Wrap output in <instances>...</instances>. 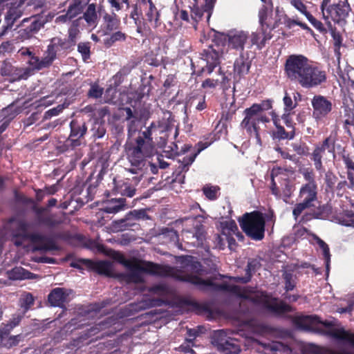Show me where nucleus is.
Returning a JSON list of instances; mask_svg holds the SVG:
<instances>
[{
  "label": "nucleus",
  "instance_id": "1",
  "mask_svg": "<svg viewBox=\"0 0 354 354\" xmlns=\"http://www.w3.org/2000/svg\"><path fill=\"white\" fill-rule=\"evenodd\" d=\"M153 151L154 147L145 145L142 139L127 141L124 145V152L132 167L128 171L133 174H138L145 166L147 158L153 155Z\"/></svg>",
  "mask_w": 354,
  "mask_h": 354
},
{
  "label": "nucleus",
  "instance_id": "2",
  "mask_svg": "<svg viewBox=\"0 0 354 354\" xmlns=\"http://www.w3.org/2000/svg\"><path fill=\"white\" fill-rule=\"evenodd\" d=\"M241 298L248 300L255 305H261L263 309L276 317H283L286 313H292L294 308L283 301H279L266 291H257L253 295L243 293Z\"/></svg>",
  "mask_w": 354,
  "mask_h": 354
},
{
  "label": "nucleus",
  "instance_id": "3",
  "mask_svg": "<svg viewBox=\"0 0 354 354\" xmlns=\"http://www.w3.org/2000/svg\"><path fill=\"white\" fill-rule=\"evenodd\" d=\"M117 260L130 271H142L144 273L158 277L169 276L171 272L170 266L142 261L136 258L126 259L122 254H119Z\"/></svg>",
  "mask_w": 354,
  "mask_h": 354
},
{
  "label": "nucleus",
  "instance_id": "4",
  "mask_svg": "<svg viewBox=\"0 0 354 354\" xmlns=\"http://www.w3.org/2000/svg\"><path fill=\"white\" fill-rule=\"evenodd\" d=\"M216 277H210L207 279H201L197 277H187L185 280H188L195 284L199 286L200 288L203 290H210L211 292H216L220 291H226L232 292L239 297L241 298V295L243 293H245L246 295H250L252 294H255L257 291L254 290V288L251 286H247L243 288H241L239 286L236 285H229L227 283H216L214 282V280L216 279Z\"/></svg>",
  "mask_w": 354,
  "mask_h": 354
},
{
  "label": "nucleus",
  "instance_id": "5",
  "mask_svg": "<svg viewBox=\"0 0 354 354\" xmlns=\"http://www.w3.org/2000/svg\"><path fill=\"white\" fill-rule=\"evenodd\" d=\"M239 221L243 231L251 239L261 241L264 238L266 221L261 212L245 213Z\"/></svg>",
  "mask_w": 354,
  "mask_h": 354
},
{
  "label": "nucleus",
  "instance_id": "6",
  "mask_svg": "<svg viewBox=\"0 0 354 354\" xmlns=\"http://www.w3.org/2000/svg\"><path fill=\"white\" fill-rule=\"evenodd\" d=\"M70 133L66 141L57 147L61 153L73 151L82 145L88 127L84 118H75L71 120L69 124Z\"/></svg>",
  "mask_w": 354,
  "mask_h": 354
},
{
  "label": "nucleus",
  "instance_id": "7",
  "mask_svg": "<svg viewBox=\"0 0 354 354\" xmlns=\"http://www.w3.org/2000/svg\"><path fill=\"white\" fill-rule=\"evenodd\" d=\"M57 200L52 198L48 201L45 207L38 206L34 204L31 209L35 214V224L37 226H44L49 229H53L64 223L62 217L59 216L57 214L50 212V208L56 206Z\"/></svg>",
  "mask_w": 354,
  "mask_h": 354
},
{
  "label": "nucleus",
  "instance_id": "8",
  "mask_svg": "<svg viewBox=\"0 0 354 354\" xmlns=\"http://www.w3.org/2000/svg\"><path fill=\"white\" fill-rule=\"evenodd\" d=\"M310 64L309 59L303 55H290L284 64V73L288 80L297 83Z\"/></svg>",
  "mask_w": 354,
  "mask_h": 354
},
{
  "label": "nucleus",
  "instance_id": "9",
  "mask_svg": "<svg viewBox=\"0 0 354 354\" xmlns=\"http://www.w3.org/2000/svg\"><path fill=\"white\" fill-rule=\"evenodd\" d=\"M47 22V17L43 15H33L24 19L17 31V39L24 41L32 38Z\"/></svg>",
  "mask_w": 354,
  "mask_h": 354
},
{
  "label": "nucleus",
  "instance_id": "10",
  "mask_svg": "<svg viewBox=\"0 0 354 354\" xmlns=\"http://www.w3.org/2000/svg\"><path fill=\"white\" fill-rule=\"evenodd\" d=\"M317 186H301L297 197L299 202L295 204L292 209V215L295 219H297L305 209H310L315 206V203L317 201Z\"/></svg>",
  "mask_w": 354,
  "mask_h": 354
},
{
  "label": "nucleus",
  "instance_id": "11",
  "mask_svg": "<svg viewBox=\"0 0 354 354\" xmlns=\"http://www.w3.org/2000/svg\"><path fill=\"white\" fill-rule=\"evenodd\" d=\"M245 115L243 120L241 122V127L245 130L246 133L250 136H254L258 144H261L260 136L259 123H267L270 122L269 118L266 115H258L248 109H245L243 111Z\"/></svg>",
  "mask_w": 354,
  "mask_h": 354
},
{
  "label": "nucleus",
  "instance_id": "12",
  "mask_svg": "<svg viewBox=\"0 0 354 354\" xmlns=\"http://www.w3.org/2000/svg\"><path fill=\"white\" fill-rule=\"evenodd\" d=\"M351 8L348 0L339 1L333 3L327 10L322 12L326 24L333 21L335 24L344 26L346 24V19L349 16Z\"/></svg>",
  "mask_w": 354,
  "mask_h": 354
},
{
  "label": "nucleus",
  "instance_id": "13",
  "mask_svg": "<svg viewBox=\"0 0 354 354\" xmlns=\"http://www.w3.org/2000/svg\"><path fill=\"white\" fill-rule=\"evenodd\" d=\"M326 80V72L310 63L304 75L297 82V84L302 88L310 89L321 86L324 84Z\"/></svg>",
  "mask_w": 354,
  "mask_h": 354
},
{
  "label": "nucleus",
  "instance_id": "14",
  "mask_svg": "<svg viewBox=\"0 0 354 354\" xmlns=\"http://www.w3.org/2000/svg\"><path fill=\"white\" fill-rule=\"evenodd\" d=\"M313 118L317 122H323L330 114L333 105L330 100L322 95H315L311 100Z\"/></svg>",
  "mask_w": 354,
  "mask_h": 354
},
{
  "label": "nucleus",
  "instance_id": "15",
  "mask_svg": "<svg viewBox=\"0 0 354 354\" xmlns=\"http://www.w3.org/2000/svg\"><path fill=\"white\" fill-rule=\"evenodd\" d=\"M280 12V8L277 7L274 16L272 8L263 6L258 14L260 29L272 32V30L279 27L281 24Z\"/></svg>",
  "mask_w": 354,
  "mask_h": 354
},
{
  "label": "nucleus",
  "instance_id": "16",
  "mask_svg": "<svg viewBox=\"0 0 354 354\" xmlns=\"http://www.w3.org/2000/svg\"><path fill=\"white\" fill-rule=\"evenodd\" d=\"M293 323L298 328L308 331H319L320 325L326 328H330L335 325L332 321H322L320 317L315 315L296 316L293 319Z\"/></svg>",
  "mask_w": 354,
  "mask_h": 354
},
{
  "label": "nucleus",
  "instance_id": "17",
  "mask_svg": "<svg viewBox=\"0 0 354 354\" xmlns=\"http://www.w3.org/2000/svg\"><path fill=\"white\" fill-rule=\"evenodd\" d=\"M17 221V227L12 232L14 238H21L23 240H30L33 243H40L46 239V236L39 232H28L30 224L24 220L17 221L15 217L8 220L9 223Z\"/></svg>",
  "mask_w": 354,
  "mask_h": 354
},
{
  "label": "nucleus",
  "instance_id": "18",
  "mask_svg": "<svg viewBox=\"0 0 354 354\" xmlns=\"http://www.w3.org/2000/svg\"><path fill=\"white\" fill-rule=\"evenodd\" d=\"M221 48L218 44L209 45L201 53V58L206 62V66L203 68L208 74H211L215 67L220 64Z\"/></svg>",
  "mask_w": 354,
  "mask_h": 354
},
{
  "label": "nucleus",
  "instance_id": "19",
  "mask_svg": "<svg viewBox=\"0 0 354 354\" xmlns=\"http://www.w3.org/2000/svg\"><path fill=\"white\" fill-rule=\"evenodd\" d=\"M182 236L187 247H201L205 239V227L201 223H197L192 230H183Z\"/></svg>",
  "mask_w": 354,
  "mask_h": 354
},
{
  "label": "nucleus",
  "instance_id": "20",
  "mask_svg": "<svg viewBox=\"0 0 354 354\" xmlns=\"http://www.w3.org/2000/svg\"><path fill=\"white\" fill-rule=\"evenodd\" d=\"M148 218L149 216L145 209H135L133 211L129 212L125 216L124 218L120 220L114 221L113 222V226L118 231H123L129 230L134 225H136V223H134L135 220L145 219Z\"/></svg>",
  "mask_w": 354,
  "mask_h": 354
},
{
  "label": "nucleus",
  "instance_id": "21",
  "mask_svg": "<svg viewBox=\"0 0 354 354\" xmlns=\"http://www.w3.org/2000/svg\"><path fill=\"white\" fill-rule=\"evenodd\" d=\"M53 236V238L46 237L44 240L45 243L36 247L35 250L44 251L58 250L59 247L56 244L55 239L62 240L69 243L76 239L77 236L72 234L69 231H63L55 233ZM42 242H44V241Z\"/></svg>",
  "mask_w": 354,
  "mask_h": 354
},
{
  "label": "nucleus",
  "instance_id": "22",
  "mask_svg": "<svg viewBox=\"0 0 354 354\" xmlns=\"http://www.w3.org/2000/svg\"><path fill=\"white\" fill-rule=\"evenodd\" d=\"M22 319V316L20 315H14L12 319L7 323H2L0 326V345L3 343V341L9 337L10 346L16 345L19 341L20 335L10 336L9 335L11 330L16 326H17Z\"/></svg>",
  "mask_w": 354,
  "mask_h": 354
},
{
  "label": "nucleus",
  "instance_id": "23",
  "mask_svg": "<svg viewBox=\"0 0 354 354\" xmlns=\"http://www.w3.org/2000/svg\"><path fill=\"white\" fill-rule=\"evenodd\" d=\"M225 37V40H227V47L229 49L239 51L243 53L245 48V44L248 39V34L244 31H235L230 32L227 35H221Z\"/></svg>",
  "mask_w": 354,
  "mask_h": 354
},
{
  "label": "nucleus",
  "instance_id": "24",
  "mask_svg": "<svg viewBox=\"0 0 354 354\" xmlns=\"http://www.w3.org/2000/svg\"><path fill=\"white\" fill-rule=\"evenodd\" d=\"M183 265L184 266L183 268L185 269V270L186 272H190V273H185V274H182L181 276H179L178 278L181 281L189 282L192 284L195 285L196 286H197V288L200 290H202L204 292H211L210 290H203L202 289L200 288L198 285L195 284L188 280H185L187 279V277L192 276V277H198V274H202L203 266L201 263V262L194 260L193 257H190L189 259H186L183 262ZM199 278H200V277H199ZM201 279H202V278L201 277Z\"/></svg>",
  "mask_w": 354,
  "mask_h": 354
},
{
  "label": "nucleus",
  "instance_id": "25",
  "mask_svg": "<svg viewBox=\"0 0 354 354\" xmlns=\"http://www.w3.org/2000/svg\"><path fill=\"white\" fill-rule=\"evenodd\" d=\"M71 292V290L64 288H55L50 292L48 301L51 306L65 308L66 304L70 301L69 295Z\"/></svg>",
  "mask_w": 354,
  "mask_h": 354
},
{
  "label": "nucleus",
  "instance_id": "26",
  "mask_svg": "<svg viewBox=\"0 0 354 354\" xmlns=\"http://www.w3.org/2000/svg\"><path fill=\"white\" fill-rule=\"evenodd\" d=\"M82 261L88 268L99 274L109 277L113 276L112 264L109 261H93L90 259H82Z\"/></svg>",
  "mask_w": 354,
  "mask_h": 354
},
{
  "label": "nucleus",
  "instance_id": "27",
  "mask_svg": "<svg viewBox=\"0 0 354 354\" xmlns=\"http://www.w3.org/2000/svg\"><path fill=\"white\" fill-rule=\"evenodd\" d=\"M111 322H112L111 319L107 318L105 320L95 324L88 328H86L78 337L79 342H83V341L98 335L100 332L104 331L106 328H109V326L111 325Z\"/></svg>",
  "mask_w": 354,
  "mask_h": 354
},
{
  "label": "nucleus",
  "instance_id": "28",
  "mask_svg": "<svg viewBox=\"0 0 354 354\" xmlns=\"http://www.w3.org/2000/svg\"><path fill=\"white\" fill-rule=\"evenodd\" d=\"M332 212V207L328 204L319 205L317 208L313 209L310 212L305 213L301 219V221L307 222L313 218L326 219Z\"/></svg>",
  "mask_w": 354,
  "mask_h": 354
},
{
  "label": "nucleus",
  "instance_id": "29",
  "mask_svg": "<svg viewBox=\"0 0 354 354\" xmlns=\"http://www.w3.org/2000/svg\"><path fill=\"white\" fill-rule=\"evenodd\" d=\"M145 19L153 28H156L161 24L160 14L152 0L147 1L146 9L144 10Z\"/></svg>",
  "mask_w": 354,
  "mask_h": 354
},
{
  "label": "nucleus",
  "instance_id": "30",
  "mask_svg": "<svg viewBox=\"0 0 354 354\" xmlns=\"http://www.w3.org/2000/svg\"><path fill=\"white\" fill-rule=\"evenodd\" d=\"M102 27L104 35H109L118 30L120 26V19L114 12L109 14L104 12L102 15Z\"/></svg>",
  "mask_w": 354,
  "mask_h": 354
},
{
  "label": "nucleus",
  "instance_id": "31",
  "mask_svg": "<svg viewBox=\"0 0 354 354\" xmlns=\"http://www.w3.org/2000/svg\"><path fill=\"white\" fill-rule=\"evenodd\" d=\"M48 46L53 50L56 55H62L71 52L75 46L66 37H55L51 39Z\"/></svg>",
  "mask_w": 354,
  "mask_h": 354
},
{
  "label": "nucleus",
  "instance_id": "32",
  "mask_svg": "<svg viewBox=\"0 0 354 354\" xmlns=\"http://www.w3.org/2000/svg\"><path fill=\"white\" fill-rule=\"evenodd\" d=\"M162 243L173 244L180 250H183V244L179 242V236L176 230L169 227H162L158 234Z\"/></svg>",
  "mask_w": 354,
  "mask_h": 354
},
{
  "label": "nucleus",
  "instance_id": "33",
  "mask_svg": "<svg viewBox=\"0 0 354 354\" xmlns=\"http://www.w3.org/2000/svg\"><path fill=\"white\" fill-rule=\"evenodd\" d=\"M147 0H136V3L132 5V10L130 13V17L134 21L137 26V32H141L142 28L140 26V19L142 17L144 10L146 9Z\"/></svg>",
  "mask_w": 354,
  "mask_h": 354
},
{
  "label": "nucleus",
  "instance_id": "34",
  "mask_svg": "<svg viewBox=\"0 0 354 354\" xmlns=\"http://www.w3.org/2000/svg\"><path fill=\"white\" fill-rule=\"evenodd\" d=\"M273 35L270 31H266L261 30L260 32H253L250 35L251 46H256L258 50L263 49L266 44V42L270 40Z\"/></svg>",
  "mask_w": 354,
  "mask_h": 354
},
{
  "label": "nucleus",
  "instance_id": "35",
  "mask_svg": "<svg viewBox=\"0 0 354 354\" xmlns=\"http://www.w3.org/2000/svg\"><path fill=\"white\" fill-rule=\"evenodd\" d=\"M251 67V61L248 57H245L243 53H240L234 63V73L235 75L242 77L249 73Z\"/></svg>",
  "mask_w": 354,
  "mask_h": 354
},
{
  "label": "nucleus",
  "instance_id": "36",
  "mask_svg": "<svg viewBox=\"0 0 354 354\" xmlns=\"http://www.w3.org/2000/svg\"><path fill=\"white\" fill-rule=\"evenodd\" d=\"M261 266L260 261L257 259H250L245 269V275L235 277V281L241 283H248L251 280L252 274L261 268Z\"/></svg>",
  "mask_w": 354,
  "mask_h": 354
},
{
  "label": "nucleus",
  "instance_id": "37",
  "mask_svg": "<svg viewBox=\"0 0 354 354\" xmlns=\"http://www.w3.org/2000/svg\"><path fill=\"white\" fill-rule=\"evenodd\" d=\"M220 227L221 229V234L225 238L235 235L239 239H243V236L239 232L238 226L234 220L221 222Z\"/></svg>",
  "mask_w": 354,
  "mask_h": 354
},
{
  "label": "nucleus",
  "instance_id": "38",
  "mask_svg": "<svg viewBox=\"0 0 354 354\" xmlns=\"http://www.w3.org/2000/svg\"><path fill=\"white\" fill-rule=\"evenodd\" d=\"M21 17V14L15 8L8 10L5 15V21L0 30V37L5 35L10 30L15 21Z\"/></svg>",
  "mask_w": 354,
  "mask_h": 354
},
{
  "label": "nucleus",
  "instance_id": "39",
  "mask_svg": "<svg viewBox=\"0 0 354 354\" xmlns=\"http://www.w3.org/2000/svg\"><path fill=\"white\" fill-rule=\"evenodd\" d=\"M8 278L10 280H23L35 279L36 274L21 267H15L6 272Z\"/></svg>",
  "mask_w": 354,
  "mask_h": 354
},
{
  "label": "nucleus",
  "instance_id": "40",
  "mask_svg": "<svg viewBox=\"0 0 354 354\" xmlns=\"http://www.w3.org/2000/svg\"><path fill=\"white\" fill-rule=\"evenodd\" d=\"M68 3L67 16H69V18L72 19L82 13L88 3L84 0H68Z\"/></svg>",
  "mask_w": 354,
  "mask_h": 354
},
{
  "label": "nucleus",
  "instance_id": "41",
  "mask_svg": "<svg viewBox=\"0 0 354 354\" xmlns=\"http://www.w3.org/2000/svg\"><path fill=\"white\" fill-rule=\"evenodd\" d=\"M276 130L272 133L273 139L281 140H292L295 136L294 129L286 131L284 127L279 124L277 120H273Z\"/></svg>",
  "mask_w": 354,
  "mask_h": 354
},
{
  "label": "nucleus",
  "instance_id": "42",
  "mask_svg": "<svg viewBox=\"0 0 354 354\" xmlns=\"http://www.w3.org/2000/svg\"><path fill=\"white\" fill-rule=\"evenodd\" d=\"M230 339L232 338L227 337L226 332L223 330H216L214 333L212 337V343L220 351Z\"/></svg>",
  "mask_w": 354,
  "mask_h": 354
},
{
  "label": "nucleus",
  "instance_id": "43",
  "mask_svg": "<svg viewBox=\"0 0 354 354\" xmlns=\"http://www.w3.org/2000/svg\"><path fill=\"white\" fill-rule=\"evenodd\" d=\"M91 131L94 139L103 138L106 132L105 122L98 118L94 119Z\"/></svg>",
  "mask_w": 354,
  "mask_h": 354
},
{
  "label": "nucleus",
  "instance_id": "44",
  "mask_svg": "<svg viewBox=\"0 0 354 354\" xmlns=\"http://www.w3.org/2000/svg\"><path fill=\"white\" fill-rule=\"evenodd\" d=\"M326 151L320 148L317 145L315 147L314 150L313 151L310 155V160L313 161L315 168L320 171L324 169V166L322 164V158L324 156Z\"/></svg>",
  "mask_w": 354,
  "mask_h": 354
},
{
  "label": "nucleus",
  "instance_id": "45",
  "mask_svg": "<svg viewBox=\"0 0 354 354\" xmlns=\"http://www.w3.org/2000/svg\"><path fill=\"white\" fill-rule=\"evenodd\" d=\"M327 26L330 31L331 37L333 40L334 50L335 54L340 55V48L342 46L343 38L335 27H333L331 22L327 23Z\"/></svg>",
  "mask_w": 354,
  "mask_h": 354
},
{
  "label": "nucleus",
  "instance_id": "46",
  "mask_svg": "<svg viewBox=\"0 0 354 354\" xmlns=\"http://www.w3.org/2000/svg\"><path fill=\"white\" fill-rule=\"evenodd\" d=\"M196 158V154L192 152L189 155L184 156L182 159H179V166L176 170L178 175L187 172L189 169V166L194 162Z\"/></svg>",
  "mask_w": 354,
  "mask_h": 354
},
{
  "label": "nucleus",
  "instance_id": "47",
  "mask_svg": "<svg viewBox=\"0 0 354 354\" xmlns=\"http://www.w3.org/2000/svg\"><path fill=\"white\" fill-rule=\"evenodd\" d=\"M30 75L31 69L30 68H18L14 66L10 78L11 82H15L21 80H27Z\"/></svg>",
  "mask_w": 354,
  "mask_h": 354
},
{
  "label": "nucleus",
  "instance_id": "48",
  "mask_svg": "<svg viewBox=\"0 0 354 354\" xmlns=\"http://www.w3.org/2000/svg\"><path fill=\"white\" fill-rule=\"evenodd\" d=\"M272 103L273 100L268 99L262 100L259 104L254 103L248 109L258 115H265L263 112L271 109L272 108Z\"/></svg>",
  "mask_w": 354,
  "mask_h": 354
},
{
  "label": "nucleus",
  "instance_id": "49",
  "mask_svg": "<svg viewBox=\"0 0 354 354\" xmlns=\"http://www.w3.org/2000/svg\"><path fill=\"white\" fill-rule=\"evenodd\" d=\"M337 140L336 134L330 133L326 137L322 143L317 144V145L322 148L325 151H328L330 153H333L335 156V142Z\"/></svg>",
  "mask_w": 354,
  "mask_h": 354
},
{
  "label": "nucleus",
  "instance_id": "50",
  "mask_svg": "<svg viewBox=\"0 0 354 354\" xmlns=\"http://www.w3.org/2000/svg\"><path fill=\"white\" fill-rule=\"evenodd\" d=\"M337 140L336 134L330 133L326 137L322 143L317 144V145L322 148L325 151H328L330 153H333L335 156V142Z\"/></svg>",
  "mask_w": 354,
  "mask_h": 354
},
{
  "label": "nucleus",
  "instance_id": "51",
  "mask_svg": "<svg viewBox=\"0 0 354 354\" xmlns=\"http://www.w3.org/2000/svg\"><path fill=\"white\" fill-rule=\"evenodd\" d=\"M337 140L336 134L330 133L326 137L322 143L317 144V145L322 148L325 151H328L330 153H333L335 156V142Z\"/></svg>",
  "mask_w": 354,
  "mask_h": 354
},
{
  "label": "nucleus",
  "instance_id": "52",
  "mask_svg": "<svg viewBox=\"0 0 354 354\" xmlns=\"http://www.w3.org/2000/svg\"><path fill=\"white\" fill-rule=\"evenodd\" d=\"M337 140L336 134L330 133L326 137L322 143L317 144V145L322 148L325 151H328L330 153H333L335 156V142Z\"/></svg>",
  "mask_w": 354,
  "mask_h": 354
},
{
  "label": "nucleus",
  "instance_id": "53",
  "mask_svg": "<svg viewBox=\"0 0 354 354\" xmlns=\"http://www.w3.org/2000/svg\"><path fill=\"white\" fill-rule=\"evenodd\" d=\"M126 199L124 198H120L118 199H111L110 201V205H107L104 207V212L112 214L117 213L122 209L124 207Z\"/></svg>",
  "mask_w": 354,
  "mask_h": 354
},
{
  "label": "nucleus",
  "instance_id": "54",
  "mask_svg": "<svg viewBox=\"0 0 354 354\" xmlns=\"http://www.w3.org/2000/svg\"><path fill=\"white\" fill-rule=\"evenodd\" d=\"M82 18L89 25L95 24L97 20V15L96 11V4H88L86 11L83 13Z\"/></svg>",
  "mask_w": 354,
  "mask_h": 354
},
{
  "label": "nucleus",
  "instance_id": "55",
  "mask_svg": "<svg viewBox=\"0 0 354 354\" xmlns=\"http://www.w3.org/2000/svg\"><path fill=\"white\" fill-rule=\"evenodd\" d=\"M229 342L224 345L220 352L223 354H239L241 351L239 341L236 339H230Z\"/></svg>",
  "mask_w": 354,
  "mask_h": 354
},
{
  "label": "nucleus",
  "instance_id": "56",
  "mask_svg": "<svg viewBox=\"0 0 354 354\" xmlns=\"http://www.w3.org/2000/svg\"><path fill=\"white\" fill-rule=\"evenodd\" d=\"M313 237L314 240L316 241V243L318 244L319 248L323 251V255H324V257L325 261H326V270H327V271H328L329 270V263H330V254L329 247L322 239H321L316 234H313Z\"/></svg>",
  "mask_w": 354,
  "mask_h": 354
},
{
  "label": "nucleus",
  "instance_id": "57",
  "mask_svg": "<svg viewBox=\"0 0 354 354\" xmlns=\"http://www.w3.org/2000/svg\"><path fill=\"white\" fill-rule=\"evenodd\" d=\"M127 37V35L126 33L118 30L115 32H111L110 37L104 39V44L106 47L109 48L117 41H124Z\"/></svg>",
  "mask_w": 354,
  "mask_h": 354
},
{
  "label": "nucleus",
  "instance_id": "58",
  "mask_svg": "<svg viewBox=\"0 0 354 354\" xmlns=\"http://www.w3.org/2000/svg\"><path fill=\"white\" fill-rule=\"evenodd\" d=\"M163 303V301L160 299H149L142 300L138 304H135L136 310H145L154 306H160Z\"/></svg>",
  "mask_w": 354,
  "mask_h": 354
},
{
  "label": "nucleus",
  "instance_id": "59",
  "mask_svg": "<svg viewBox=\"0 0 354 354\" xmlns=\"http://www.w3.org/2000/svg\"><path fill=\"white\" fill-rule=\"evenodd\" d=\"M342 159L347 169L348 179L351 182V189H354V162L350 158L349 155H344Z\"/></svg>",
  "mask_w": 354,
  "mask_h": 354
},
{
  "label": "nucleus",
  "instance_id": "60",
  "mask_svg": "<svg viewBox=\"0 0 354 354\" xmlns=\"http://www.w3.org/2000/svg\"><path fill=\"white\" fill-rule=\"evenodd\" d=\"M118 193L123 196L133 197L136 194V188L129 182H123L116 186Z\"/></svg>",
  "mask_w": 354,
  "mask_h": 354
},
{
  "label": "nucleus",
  "instance_id": "61",
  "mask_svg": "<svg viewBox=\"0 0 354 354\" xmlns=\"http://www.w3.org/2000/svg\"><path fill=\"white\" fill-rule=\"evenodd\" d=\"M324 183L326 185V191L330 192L338 183L337 176L330 170L325 173Z\"/></svg>",
  "mask_w": 354,
  "mask_h": 354
},
{
  "label": "nucleus",
  "instance_id": "62",
  "mask_svg": "<svg viewBox=\"0 0 354 354\" xmlns=\"http://www.w3.org/2000/svg\"><path fill=\"white\" fill-rule=\"evenodd\" d=\"M153 128H156V127L152 123L145 131L140 132L139 136L136 139H142L145 145H147L149 147H153L151 137Z\"/></svg>",
  "mask_w": 354,
  "mask_h": 354
},
{
  "label": "nucleus",
  "instance_id": "63",
  "mask_svg": "<svg viewBox=\"0 0 354 354\" xmlns=\"http://www.w3.org/2000/svg\"><path fill=\"white\" fill-rule=\"evenodd\" d=\"M56 57L57 55L48 46L47 50L45 53V56L41 59V69L49 67Z\"/></svg>",
  "mask_w": 354,
  "mask_h": 354
},
{
  "label": "nucleus",
  "instance_id": "64",
  "mask_svg": "<svg viewBox=\"0 0 354 354\" xmlns=\"http://www.w3.org/2000/svg\"><path fill=\"white\" fill-rule=\"evenodd\" d=\"M187 7L191 10V17L196 24L202 19L203 15L206 13L204 6L199 7L198 5H188Z\"/></svg>",
  "mask_w": 354,
  "mask_h": 354
}]
</instances>
